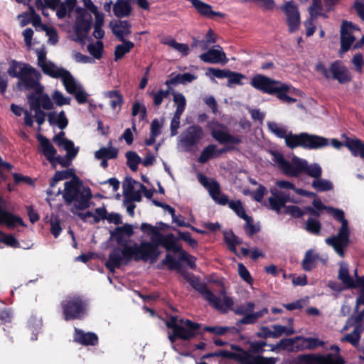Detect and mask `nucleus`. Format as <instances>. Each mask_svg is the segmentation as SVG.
<instances>
[{"instance_id": "nucleus-1", "label": "nucleus", "mask_w": 364, "mask_h": 364, "mask_svg": "<svg viewBox=\"0 0 364 364\" xmlns=\"http://www.w3.org/2000/svg\"><path fill=\"white\" fill-rule=\"evenodd\" d=\"M122 247V249L114 248L109 255L106 267L111 272H114L115 268L119 267L122 264H127L132 259L136 262H156L155 250L151 244L134 242L132 245Z\"/></svg>"}, {"instance_id": "nucleus-2", "label": "nucleus", "mask_w": 364, "mask_h": 364, "mask_svg": "<svg viewBox=\"0 0 364 364\" xmlns=\"http://www.w3.org/2000/svg\"><path fill=\"white\" fill-rule=\"evenodd\" d=\"M270 154L273 166L285 176L296 178L301 173H305L314 179L322 176V168L317 163L309 164L306 159L296 156H294L289 161L282 154L277 151H271Z\"/></svg>"}, {"instance_id": "nucleus-3", "label": "nucleus", "mask_w": 364, "mask_h": 364, "mask_svg": "<svg viewBox=\"0 0 364 364\" xmlns=\"http://www.w3.org/2000/svg\"><path fill=\"white\" fill-rule=\"evenodd\" d=\"M269 130L277 137L284 138L286 145L291 148L301 146L305 149H320L330 144L329 140L321 136L302 132L299 134L288 133L285 126L274 122H267Z\"/></svg>"}, {"instance_id": "nucleus-4", "label": "nucleus", "mask_w": 364, "mask_h": 364, "mask_svg": "<svg viewBox=\"0 0 364 364\" xmlns=\"http://www.w3.org/2000/svg\"><path fill=\"white\" fill-rule=\"evenodd\" d=\"M62 194L67 205H71L70 211L77 213V211L85 210L90 207L92 194L90 188L84 186L82 183L73 178L64 183V189L60 188L55 195Z\"/></svg>"}, {"instance_id": "nucleus-5", "label": "nucleus", "mask_w": 364, "mask_h": 364, "mask_svg": "<svg viewBox=\"0 0 364 364\" xmlns=\"http://www.w3.org/2000/svg\"><path fill=\"white\" fill-rule=\"evenodd\" d=\"M328 212L331 213L336 220L341 222V226L336 235L327 237L325 242L328 245L332 247L341 257H344V250L350 242L348 222L345 219L344 212L342 210L328 207Z\"/></svg>"}, {"instance_id": "nucleus-6", "label": "nucleus", "mask_w": 364, "mask_h": 364, "mask_svg": "<svg viewBox=\"0 0 364 364\" xmlns=\"http://www.w3.org/2000/svg\"><path fill=\"white\" fill-rule=\"evenodd\" d=\"M198 179L200 184L205 187L213 200L220 205L228 204L230 208L241 218L247 215L242 202L237 200H228V196L220 191V184L214 179L209 180L205 176L200 173L198 174Z\"/></svg>"}, {"instance_id": "nucleus-7", "label": "nucleus", "mask_w": 364, "mask_h": 364, "mask_svg": "<svg viewBox=\"0 0 364 364\" xmlns=\"http://www.w3.org/2000/svg\"><path fill=\"white\" fill-rule=\"evenodd\" d=\"M85 9L77 7L75 9L77 17L74 26L75 41L79 43H84L92 25L91 13L97 12V7L93 4L92 0H82Z\"/></svg>"}, {"instance_id": "nucleus-8", "label": "nucleus", "mask_w": 364, "mask_h": 364, "mask_svg": "<svg viewBox=\"0 0 364 364\" xmlns=\"http://www.w3.org/2000/svg\"><path fill=\"white\" fill-rule=\"evenodd\" d=\"M167 328L172 329V333L168 335V339L172 344L177 338L189 340L194 337L200 325L192 322L189 319L178 318L177 316H171L166 321Z\"/></svg>"}, {"instance_id": "nucleus-9", "label": "nucleus", "mask_w": 364, "mask_h": 364, "mask_svg": "<svg viewBox=\"0 0 364 364\" xmlns=\"http://www.w3.org/2000/svg\"><path fill=\"white\" fill-rule=\"evenodd\" d=\"M204 136V131L200 126H189L178 136L177 147L181 151L193 152L198 148Z\"/></svg>"}, {"instance_id": "nucleus-10", "label": "nucleus", "mask_w": 364, "mask_h": 364, "mask_svg": "<svg viewBox=\"0 0 364 364\" xmlns=\"http://www.w3.org/2000/svg\"><path fill=\"white\" fill-rule=\"evenodd\" d=\"M315 70L326 79L337 80L340 84H346L352 80L350 71L341 60L331 63L329 68L319 62L316 65Z\"/></svg>"}, {"instance_id": "nucleus-11", "label": "nucleus", "mask_w": 364, "mask_h": 364, "mask_svg": "<svg viewBox=\"0 0 364 364\" xmlns=\"http://www.w3.org/2000/svg\"><path fill=\"white\" fill-rule=\"evenodd\" d=\"M232 349L235 351H230L227 350H219L213 353H208L203 355V358L213 360V364H227L226 360L242 359L245 362H248L252 364L261 363V360L248 358L244 353V350L238 346H231Z\"/></svg>"}, {"instance_id": "nucleus-12", "label": "nucleus", "mask_w": 364, "mask_h": 364, "mask_svg": "<svg viewBox=\"0 0 364 364\" xmlns=\"http://www.w3.org/2000/svg\"><path fill=\"white\" fill-rule=\"evenodd\" d=\"M65 320L82 318L86 312L85 301L77 295L68 296L62 302Z\"/></svg>"}, {"instance_id": "nucleus-13", "label": "nucleus", "mask_w": 364, "mask_h": 364, "mask_svg": "<svg viewBox=\"0 0 364 364\" xmlns=\"http://www.w3.org/2000/svg\"><path fill=\"white\" fill-rule=\"evenodd\" d=\"M255 306V305L253 302L248 301L234 309L233 311L235 314L243 316L241 319L237 321V326L255 324L260 318L269 312L267 307L263 308L259 311L254 312Z\"/></svg>"}, {"instance_id": "nucleus-14", "label": "nucleus", "mask_w": 364, "mask_h": 364, "mask_svg": "<svg viewBox=\"0 0 364 364\" xmlns=\"http://www.w3.org/2000/svg\"><path fill=\"white\" fill-rule=\"evenodd\" d=\"M40 77L41 73L28 64L23 67V70L18 77L19 80L18 86L27 90H33L34 92L43 91V87L39 82Z\"/></svg>"}, {"instance_id": "nucleus-15", "label": "nucleus", "mask_w": 364, "mask_h": 364, "mask_svg": "<svg viewBox=\"0 0 364 364\" xmlns=\"http://www.w3.org/2000/svg\"><path fill=\"white\" fill-rule=\"evenodd\" d=\"M272 196L268 198L270 208L277 213H279L281 209L286 206L287 203H299V201L291 198L288 191H282L276 187L270 188Z\"/></svg>"}, {"instance_id": "nucleus-16", "label": "nucleus", "mask_w": 364, "mask_h": 364, "mask_svg": "<svg viewBox=\"0 0 364 364\" xmlns=\"http://www.w3.org/2000/svg\"><path fill=\"white\" fill-rule=\"evenodd\" d=\"M198 290L211 306L223 313L227 312L233 305L231 298L224 296L223 299H220L204 285H201Z\"/></svg>"}, {"instance_id": "nucleus-17", "label": "nucleus", "mask_w": 364, "mask_h": 364, "mask_svg": "<svg viewBox=\"0 0 364 364\" xmlns=\"http://www.w3.org/2000/svg\"><path fill=\"white\" fill-rule=\"evenodd\" d=\"M353 326V331L345 336V340L355 346L358 343L360 333L364 331V311L357 316L349 318L345 328Z\"/></svg>"}, {"instance_id": "nucleus-18", "label": "nucleus", "mask_w": 364, "mask_h": 364, "mask_svg": "<svg viewBox=\"0 0 364 364\" xmlns=\"http://www.w3.org/2000/svg\"><path fill=\"white\" fill-rule=\"evenodd\" d=\"M359 28L351 22L343 21L341 26V49L340 53L347 52L355 40V33Z\"/></svg>"}, {"instance_id": "nucleus-19", "label": "nucleus", "mask_w": 364, "mask_h": 364, "mask_svg": "<svg viewBox=\"0 0 364 364\" xmlns=\"http://www.w3.org/2000/svg\"><path fill=\"white\" fill-rule=\"evenodd\" d=\"M282 82L271 79L263 75H256L250 82V85L264 93L274 95Z\"/></svg>"}, {"instance_id": "nucleus-20", "label": "nucleus", "mask_w": 364, "mask_h": 364, "mask_svg": "<svg viewBox=\"0 0 364 364\" xmlns=\"http://www.w3.org/2000/svg\"><path fill=\"white\" fill-rule=\"evenodd\" d=\"M199 58L202 61L207 63L224 65L228 62L225 52L219 45H215L206 52L200 54Z\"/></svg>"}, {"instance_id": "nucleus-21", "label": "nucleus", "mask_w": 364, "mask_h": 364, "mask_svg": "<svg viewBox=\"0 0 364 364\" xmlns=\"http://www.w3.org/2000/svg\"><path fill=\"white\" fill-rule=\"evenodd\" d=\"M28 102L31 109L50 110L53 108V103L48 95L43 93V91L35 92L28 95Z\"/></svg>"}, {"instance_id": "nucleus-22", "label": "nucleus", "mask_w": 364, "mask_h": 364, "mask_svg": "<svg viewBox=\"0 0 364 364\" xmlns=\"http://www.w3.org/2000/svg\"><path fill=\"white\" fill-rule=\"evenodd\" d=\"M282 10L285 13L289 31L294 32L300 24V15L296 5L293 1L287 2Z\"/></svg>"}, {"instance_id": "nucleus-23", "label": "nucleus", "mask_w": 364, "mask_h": 364, "mask_svg": "<svg viewBox=\"0 0 364 364\" xmlns=\"http://www.w3.org/2000/svg\"><path fill=\"white\" fill-rule=\"evenodd\" d=\"M6 206V202L0 196V223L5 224L10 228L18 225L26 226L21 218L5 210Z\"/></svg>"}, {"instance_id": "nucleus-24", "label": "nucleus", "mask_w": 364, "mask_h": 364, "mask_svg": "<svg viewBox=\"0 0 364 364\" xmlns=\"http://www.w3.org/2000/svg\"><path fill=\"white\" fill-rule=\"evenodd\" d=\"M53 141L55 144L67 151V156L69 159H75L77 156L79 149L75 147L74 143L65 137V132H60L55 135L53 138Z\"/></svg>"}, {"instance_id": "nucleus-25", "label": "nucleus", "mask_w": 364, "mask_h": 364, "mask_svg": "<svg viewBox=\"0 0 364 364\" xmlns=\"http://www.w3.org/2000/svg\"><path fill=\"white\" fill-rule=\"evenodd\" d=\"M327 261V256H320L315 253L314 250L310 249L306 252L301 265L304 271L309 272L316 267L318 262L326 264Z\"/></svg>"}, {"instance_id": "nucleus-26", "label": "nucleus", "mask_w": 364, "mask_h": 364, "mask_svg": "<svg viewBox=\"0 0 364 364\" xmlns=\"http://www.w3.org/2000/svg\"><path fill=\"white\" fill-rule=\"evenodd\" d=\"M109 27L119 41L126 40V38L132 33L131 24L127 21H112L109 23Z\"/></svg>"}, {"instance_id": "nucleus-27", "label": "nucleus", "mask_w": 364, "mask_h": 364, "mask_svg": "<svg viewBox=\"0 0 364 364\" xmlns=\"http://www.w3.org/2000/svg\"><path fill=\"white\" fill-rule=\"evenodd\" d=\"M133 234V226L130 224H124L122 226L117 227L111 233L117 243L122 246L128 245V241Z\"/></svg>"}, {"instance_id": "nucleus-28", "label": "nucleus", "mask_w": 364, "mask_h": 364, "mask_svg": "<svg viewBox=\"0 0 364 364\" xmlns=\"http://www.w3.org/2000/svg\"><path fill=\"white\" fill-rule=\"evenodd\" d=\"M156 244L158 249L159 245H162L167 251H172L179 255L183 250L181 245L177 242V239L173 233H168L166 235L161 234V237L158 239Z\"/></svg>"}, {"instance_id": "nucleus-29", "label": "nucleus", "mask_w": 364, "mask_h": 364, "mask_svg": "<svg viewBox=\"0 0 364 364\" xmlns=\"http://www.w3.org/2000/svg\"><path fill=\"white\" fill-rule=\"evenodd\" d=\"M140 229L142 232L147 233L148 235H151V241H143L141 243H149L153 245L155 250L156 254V262L157 261L159 255H160V251L157 248V245L156 244V241L159 237H161V233L160 232L159 228L156 226H154L151 224L143 223L141 225Z\"/></svg>"}, {"instance_id": "nucleus-30", "label": "nucleus", "mask_w": 364, "mask_h": 364, "mask_svg": "<svg viewBox=\"0 0 364 364\" xmlns=\"http://www.w3.org/2000/svg\"><path fill=\"white\" fill-rule=\"evenodd\" d=\"M37 139L39 142V151L49 162H53L57 155V151L52 143L44 136L38 134Z\"/></svg>"}, {"instance_id": "nucleus-31", "label": "nucleus", "mask_w": 364, "mask_h": 364, "mask_svg": "<svg viewBox=\"0 0 364 364\" xmlns=\"http://www.w3.org/2000/svg\"><path fill=\"white\" fill-rule=\"evenodd\" d=\"M343 137L345 138L343 145L350 151L351 154L355 157L358 156L363 159L364 143L355 137L350 138L345 135H343Z\"/></svg>"}, {"instance_id": "nucleus-32", "label": "nucleus", "mask_w": 364, "mask_h": 364, "mask_svg": "<svg viewBox=\"0 0 364 364\" xmlns=\"http://www.w3.org/2000/svg\"><path fill=\"white\" fill-rule=\"evenodd\" d=\"M74 341L82 346H96L98 343V336L92 332H85L75 328Z\"/></svg>"}, {"instance_id": "nucleus-33", "label": "nucleus", "mask_w": 364, "mask_h": 364, "mask_svg": "<svg viewBox=\"0 0 364 364\" xmlns=\"http://www.w3.org/2000/svg\"><path fill=\"white\" fill-rule=\"evenodd\" d=\"M211 135L220 144H238L241 142L240 136L230 134L224 128L213 129Z\"/></svg>"}, {"instance_id": "nucleus-34", "label": "nucleus", "mask_w": 364, "mask_h": 364, "mask_svg": "<svg viewBox=\"0 0 364 364\" xmlns=\"http://www.w3.org/2000/svg\"><path fill=\"white\" fill-rule=\"evenodd\" d=\"M132 10L131 0H117L113 5V12L117 18L128 17Z\"/></svg>"}, {"instance_id": "nucleus-35", "label": "nucleus", "mask_w": 364, "mask_h": 364, "mask_svg": "<svg viewBox=\"0 0 364 364\" xmlns=\"http://www.w3.org/2000/svg\"><path fill=\"white\" fill-rule=\"evenodd\" d=\"M193 7L202 15L205 16H220L223 17L224 14L220 12H215L212 10L211 6L207 4L200 0H189Z\"/></svg>"}, {"instance_id": "nucleus-36", "label": "nucleus", "mask_w": 364, "mask_h": 364, "mask_svg": "<svg viewBox=\"0 0 364 364\" xmlns=\"http://www.w3.org/2000/svg\"><path fill=\"white\" fill-rule=\"evenodd\" d=\"M339 271L338 278L343 282V284L348 288H353L356 287V284L349 275L348 266L345 262H341L339 264Z\"/></svg>"}, {"instance_id": "nucleus-37", "label": "nucleus", "mask_w": 364, "mask_h": 364, "mask_svg": "<svg viewBox=\"0 0 364 364\" xmlns=\"http://www.w3.org/2000/svg\"><path fill=\"white\" fill-rule=\"evenodd\" d=\"M41 68L45 75L55 79H60L67 70L63 68L57 66L50 61L43 65Z\"/></svg>"}, {"instance_id": "nucleus-38", "label": "nucleus", "mask_w": 364, "mask_h": 364, "mask_svg": "<svg viewBox=\"0 0 364 364\" xmlns=\"http://www.w3.org/2000/svg\"><path fill=\"white\" fill-rule=\"evenodd\" d=\"M60 79L66 92L69 94L72 95L82 86L81 84L74 78V77L68 70H66Z\"/></svg>"}, {"instance_id": "nucleus-39", "label": "nucleus", "mask_w": 364, "mask_h": 364, "mask_svg": "<svg viewBox=\"0 0 364 364\" xmlns=\"http://www.w3.org/2000/svg\"><path fill=\"white\" fill-rule=\"evenodd\" d=\"M121 41L122 43L117 45L114 52V61L116 62L124 58L134 47V43L130 41L124 40Z\"/></svg>"}, {"instance_id": "nucleus-40", "label": "nucleus", "mask_w": 364, "mask_h": 364, "mask_svg": "<svg viewBox=\"0 0 364 364\" xmlns=\"http://www.w3.org/2000/svg\"><path fill=\"white\" fill-rule=\"evenodd\" d=\"M197 78V76L194 74L189 73H185L183 74H178L175 77L167 80L165 82V85L168 87L172 85L182 84L186 85L188 82H191Z\"/></svg>"}, {"instance_id": "nucleus-41", "label": "nucleus", "mask_w": 364, "mask_h": 364, "mask_svg": "<svg viewBox=\"0 0 364 364\" xmlns=\"http://www.w3.org/2000/svg\"><path fill=\"white\" fill-rule=\"evenodd\" d=\"M297 346L302 350L309 349L312 350L315 349L316 347L319 346H323V342L320 341L316 338H301L299 337L296 338Z\"/></svg>"}, {"instance_id": "nucleus-42", "label": "nucleus", "mask_w": 364, "mask_h": 364, "mask_svg": "<svg viewBox=\"0 0 364 364\" xmlns=\"http://www.w3.org/2000/svg\"><path fill=\"white\" fill-rule=\"evenodd\" d=\"M311 187L317 192H326L333 189V183L330 180L320 176L312 181Z\"/></svg>"}, {"instance_id": "nucleus-43", "label": "nucleus", "mask_w": 364, "mask_h": 364, "mask_svg": "<svg viewBox=\"0 0 364 364\" xmlns=\"http://www.w3.org/2000/svg\"><path fill=\"white\" fill-rule=\"evenodd\" d=\"M77 0H65L64 2L60 3L56 8V15L58 18H65L68 14H70L75 6Z\"/></svg>"}, {"instance_id": "nucleus-44", "label": "nucleus", "mask_w": 364, "mask_h": 364, "mask_svg": "<svg viewBox=\"0 0 364 364\" xmlns=\"http://www.w3.org/2000/svg\"><path fill=\"white\" fill-rule=\"evenodd\" d=\"M48 117L50 125H57L61 129H65L68 125V121L63 111H61L58 115L55 112H50Z\"/></svg>"}, {"instance_id": "nucleus-45", "label": "nucleus", "mask_w": 364, "mask_h": 364, "mask_svg": "<svg viewBox=\"0 0 364 364\" xmlns=\"http://www.w3.org/2000/svg\"><path fill=\"white\" fill-rule=\"evenodd\" d=\"M111 144V143H109ZM118 149L109 145L107 147H102L95 153V157L97 159H112L117 157Z\"/></svg>"}, {"instance_id": "nucleus-46", "label": "nucleus", "mask_w": 364, "mask_h": 364, "mask_svg": "<svg viewBox=\"0 0 364 364\" xmlns=\"http://www.w3.org/2000/svg\"><path fill=\"white\" fill-rule=\"evenodd\" d=\"M291 86L289 85L281 82L278 87V91H277L274 95H277L278 99L285 103H294L296 102V100L287 95V92H289Z\"/></svg>"}, {"instance_id": "nucleus-47", "label": "nucleus", "mask_w": 364, "mask_h": 364, "mask_svg": "<svg viewBox=\"0 0 364 364\" xmlns=\"http://www.w3.org/2000/svg\"><path fill=\"white\" fill-rule=\"evenodd\" d=\"M217 146L215 144H210L205 147L198 157V162L205 164L212 158H216Z\"/></svg>"}, {"instance_id": "nucleus-48", "label": "nucleus", "mask_w": 364, "mask_h": 364, "mask_svg": "<svg viewBox=\"0 0 364 364\" xmlns=\"http://www.w3.org/2000/svg\"><path fill=\"white\" fill-rule=\"evenodd\" d=\"M170 93L169 87L166 90H159L158 91H151L149 92L153 98V103L155 106L159 107L161 105L164 99L167 98Z\"/></svg>"}, {"instance_id": "nucleus-49", "label": "nucleus", "mask_w": 364, "mask_h": 364, "mask_svg": "<svg viewBox=\"0 0 364 364\" xmlns=\"http://www.w3.org/2000/svg\"><path fill=\"white\" fill-rule=\"evenodd\" d=\"M173 100L176 105L175 113L183 114L186 106V100L185 96L180 92H173Z\"/></svg>"}, {"instance_id": "nucleus-50", "label": "nucleus", "mask_w": 364, "mask_h": 364, "mask_svg": "<svg viewBox=\"0 0 364 364\" xmlns=\"http://www.w3.org/2000/svg\"><path fill=\"white\" fill-rule=\"evenodd\" d=\"M272 330L274 338H279L282 335L290 336L294 333L293 327H287L282 325H273Z\"/></svg>"}, {"instance_id": "nucleus-51", "label": "nucleus", "mask_w": 364, "mask_h": 364, "mask_svg": "<svg viewBox=\"0 0 364 364\" xmlns=\"http://www.w3.org/2000/svg\"><path fill=\"white\" fill-rule=\"evenodd\" d=\"M28 64L26 63H20L13 60L11 62L7 73L11 77L18 78L21 75L22 70H23V67L26 66Z\"/></svg>"}, {"instance_id": "nucleus-52", "label": "nucleus", "mask_w": 364, "mask_h": 364, "mask_svg": "<svg viewBox=\"0 0 364 364\" xmlns=\"http://www.w3.org/2000/svg\"><path fill=\"white\" fill-rule=\"evenodd\" d=\"M164 43L174 48L185 56L188 55L190 52L189 47L187 44L177 43L174 39L166 40L164 41Z\"/></svg>"}, {"instance_id": "nucleus-53", "label": "nucleus", "mask_w": 364, "mask_h": 364, "mask_svg": "<svg viewBox=\"0 0 364 364\" xmlns=\"http://www.w3.org/2000/svg\"><path fill=\"white\" fill-rule=\"evenodd\" d=\"M87 50L95 58L100 59L102 55L103 43L97 41L87 46Z\"/></svg>"}, {"instance_id": "nucleus-54", "label": "nucleus", "mask_w": 364, "mask_h": 364, "mask_svg": "<svg viewBox=\"0 0 364 364\" xmlns=\"http://www.w3.org/2000/svg\"><path fill=\"white\" fill-rule=\"evenodd\" d=\"M246 79V76L242 73L230 70L228 77V87H231L234 85H242V80Z\"/></svg>"}, {"instance_id": "nucleus-55", "label": "nucleus", "mask_w": 364, "mask_h": 364, "mask_svg": "<svg viewBox=\"0 0 364 364\" xmlns=\"http://www.w3.org/2000/svg\"><path fill=\"white\" fill-rule=\"evenodd\" d=\"M321 229V225L318 220L309 218L305 225V230L314 235H318Z\"/></svg>"}, {"instance_id": "nucleus-56", "label": "nucleus", "mask_w": 364, "mask_h": 364, "mask_svg": "<svg viewBox=\"0 0 364 364\" xmlns=\"http://www.w3.org/2000/svg\"><path fill=\"white\" fill-rule=\"evenodd\" d=\"M126 157L127 159V165L129 168L133 171H136L138 168V164L141 161V158L134 151L127 152Z\"/></svg>"}, {"instance_id": "nucleus-57", "label": "nucleus", "mask_w": 364, "mask_h": 364, "mask_svg": "<svg viewBox=\"0 0 364 364\" xmlns=\"http://www.w3.org/2000/svg\"><path fill=\"white\" fill-rule=\"evenodd\" d=\"M0 241L4 242L7 246L18 248L20 244L18 240L12 235H6L0 230Z\"/></svg>"}, {"instance_id": "nucleus-58", "label": "nucleus", "mask_w": 364, "mask_h": 364, "mask_svg": "<svg viewBox=\"0 0 364 364\" xmlns=\"http://www.w3.org/2000/svg\"><path fill=\"white\" fill-rule=\"evenodd\" d=\"M205 331L210 332L215 335H223L229 331H236L235 327H223V326H205L204 328Z\"/></svg>"}, {"instance_id": "nucleus-59", "label": "nucleus", "mask_w": 364, "mask_h": 364, "mask_svg": "<svg viewBox=\"0 0 364 364\" xmlns=\"http://www.w3.org/2000/svg\"><path fill=\"white\" fill-rule=\"evenodd\" d=\"M52 99L58 106H63L70 104V98L66 97L59 90H55L52 95Z\"/></svg>"}, {"instance_id": "nucleus-60", "label": "nucleus", "mask_w": 364, "mask_h": 364, "mask_svg": "<svg viewBox=\"0 0 364 364\" xmlns=\"http://www.w3.org/2000/svg\"><path fill=\"white\" fill-rule=\"evenodd\" d=\"M229 71L230 70L227 69L209 68L208 69V72L206 73V75L210 76V75H212L214 77H217L218 79H228Z\"/></svg>"}, {"instance_id": "nucleus-61", "label": "nucleus", "mask_w": 364, "mask_h": 364, "mask_svg": "<svg viewBox=\"0 0 364 364\" xmlns=\"http://www.w3.org/2000/svg\"><path fill=\"white\" fill-rule=\"evenodd\" d=\"M355 70L358 73H362L363 67L364 66V58L360 53H358L353 55L351 59Z\"/></svg>"}, {"instance_id": "nucleus-62", "label": "nucleus", "mask_w": 364, "mask_h": 364, "mask_svg": "<svg viewBox=\"0 0 364 364\" xmlns=\"http://www.w3.org/2000/svg\"><path fill=\"white\" fill-rule=\"evenodd\" d=\"M284 212L285 213L296 218H301L305 214V211L301 210L299 206L294 205H286L284 207Z\"/></svg>"}, {"instance_id": "nucleus-63", "label": "nucleus", "mask_w": 364, "mask_h": 364, "mask_svg": "<svg viewBox=\"0 0 364 364\" xmlns=\"http://www.w3.org/2000/svg\"><path fill=\"white\" fill-rule=\"evenodd\" d=\"M132 115H139L140 119H144L146 115V107L139 102H134L132 106Z\"/></svg>"}, {"instance_id": "nucleus-64", "label": "nucleus", "mask_w": 364, "mask_h": 364, "mask_svg": "<svg viewBox=\"0 0 364 364\" xmlns=\"http://www.w3.org/2000/svg\"><path fill=\"white\" fill-rule=\"evenodd\" d=\"M139 184L140 183L131 177H127L122 185L124 195L126 196L128 195L129 193L133 192L135 185L139 186Z\"/></svg>"}]
</instances>
